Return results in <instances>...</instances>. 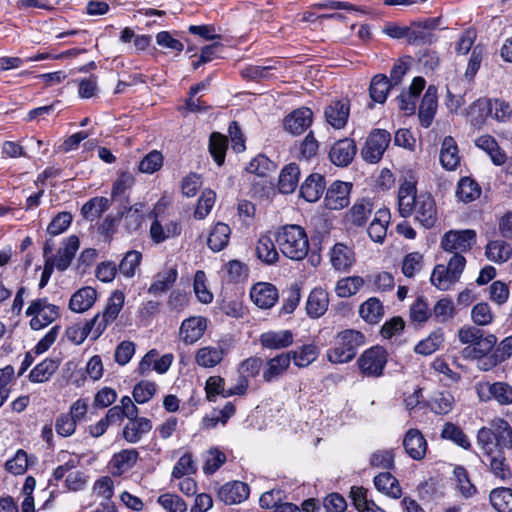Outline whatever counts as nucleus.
Returning a JSON list of instances; mask_svg holds the SVG:
<instances>
[{
	"label": "nucleus",
	"mask_w": 512,
	"mask_h": 512,
	"mask_svg": "<svg viewBox=\"0 0 512 512\" xmlns=\"http://www.w3.org/2000/svg\"><path fill=\"white\" fill-rule=\"evenodd\" d=\"M275 242L280 252L293 261L303 260L309 251V240L303 227L287 224L278 228Z\"/></svg>",
	"instance_id": "nucleus-1"
},
{
	"label": "nucleus",
	"mask_w": 512,
	"mask_h": 512,
	"mask_svg": "<svg viewBox=\"0 0 512 512\" xmlns=\"http://www.w3.org/2000/svg\"><path fill=\"white\" fill-rule=\"evenodd\" d=\"M477 443L485 454L510 450L512 449V428L506 420L496 418L492 420L491 428L479 429Z\"/></svg>",
	"instance_id": "nucleus-2"
},
{
	"label": "nucleus",
	"mask_w": 512,
	"mask_h": 512,
	"mask_svg": "<svg viewBox=\"0 0 512 512\" xmlns=\"http://www.w3.org/2000/svg\"><path fill=\"white\" fill-rule=\"evenodd\" d=\"M458 338L462 344L468 345L462 350V356L469 359H479L490 353L497 343L494 334L485 332L475 326H463L458 330Z\"/></svg>",
	"instance_id": "nucleus-3"
},
{
	"label": "nucleus",
	"mask_w": 512,
	"mask_h": 512,
	"mask_svg": "<svg viewBox=\"0 0 512 512\" xmlns=\"http://www.w3.org/2000/svg\"><path fill=\"white\" fill-rule=\"evenodd\" d=\"M365 344V336L360 331L347 329L337 334L335 345L327 351V359L331 363H348Z\"/></svg>",
	"instance_id": "nucleus-4"
},
{
	"label": "nucleus",
	"mask_w": 512,
	"mask_h": 512,
	"mask_svg": "<svg viewBox=\"0 0 512 512\" xmlns=\"http://www.w3.org/2000/svg\"><path fill=\"white\" fill-rule=\"evenodd\" d=\"M26 315L32 316L30 320L31 329L40 330L60 316V309L57 305L49 303L47 298H39L30 303Z\"/></svg>",
	"instance_id": "nucleus-5"
},
{
	"label": "nucleus",
	"mask_w": 512,
	"mask_h": 512,
	"mask_svg": "<svg viewBox=\"0 0 512 512\" xmlns=\"http://www.w3.org/2000/svg\"><path fill=\"white\" fill-rule=\"evenodd\" d=\"M387 351L376 345L365 350L357 359L360 372L366 377H380L387 364Z\"/></svg>",
	"instance_id": "nucleus-6"
},
{
	"label": "nucleus",
	"mask_w": 512,
	"mask_h": 512,
	"mask_svg": "<svg viewBox=\"0 0 512 512\" xmlns=\"http://www.w3.org/2000/svg\"><path fill=\"white\" fill-rule=\"evenodd\" d=\"M476 392L482 402L494 400L502 406L512 404V386L507 382H480L476 385Z\"/></svg>",
	"instance_id": "nucleus-7"
},
{
	"label": "nucleus",
	"mask_w": 512,
	"mask_h": 512,
	"mask_svg": "<svg viewBox=\"0 0 512 512\" xmlns=\"http://www.w3.org/2000/svg\"><path fill=\"white\" fill-rule=\"evenodd\" d=\"M391 141V135L384 129H374L368 136L364 148L361 150L362 158L369 163H377L386 151Z\"/></svg>",
	"instance_id": "nucleus-8"
},
{
	"label": "nucleus",
	"mask_w": 512,
	"mask_h": 512,
	"mask_svg": "<svg viewBox=\"0 0 512 512\" xmlns=\"http://www.w3.org/2000/svg\"><path fill=\"white\" fill-rule=\"evenodd\" d=\"M476 242V232L472 229L450 230L441 239V247L451 253H464Z\"/></svg>",
	"instance_id": "nucleus-9"
},
{
	"label": "nucleus",
	"mask_w": 512,
	"mask_h": 512,
	"mask_svg": "<svg viewBox=\"0 0 512 512\" xmlns=\"http://www.w3.org/2000/svg\"><path fill=\"white\" fill-rule=\"evenodd\" d=\"M440 23V18H428L409 26L408 43L411 45H425L436 41L434 31Z\"/></svg>",
	"instance_id": "nucleus-10"
},
{
	"label": "nucleus",
	"mask_w": 512,
	"mask_h": 512,
	"mask_svg": "<svg viewBox=\"0 0 512 512\" xmlns=\"http://www.w3.org/2000/svg\"><path fill=\"white\" fill-rule=\"evenodd\" d=\"M125 296L121 291H115L112 293L108 300V303L103 311V314H96L94 317H98L95 323L96 329L94 330V339H97L103 331L106 329L110 322H113L119 315L123 305Z\"/></svg>",
	"instance_id": "nucleus-11"
},
{
	"label": "nucleus",
	"mask_w": 512,
	"mask_h": 512,
	"mask_svg": "<svg viewBox=\"0 0 512 512\" xmlns=\"http://www.w3.org/2000/svg\"><path fill=\"white\" fill-rule=\"evenodd\" d=\"M352 184L340 180L334 181L327 189L325 206L330 210L342 209L349 204Z\"/></svg>",
	"instance_id": "nucleus-12"
},
{
	"label": "nucleus",
	"mask_w": 512,
	"mask_h": 512,
	"mask_svg": "<svg viewBox=\"0 0 512 512\" xmlns=\"http://www.w3.org/2000/svg\"><path fill=\"white\" fill-rule=\"evenodd\" d=\"M229 351L226 341H219L215 346H205L197 350L195 362L204 368H213L220 364Z\"/></svg>",
	"instance_id": "nucleus-13"
},
{
	"label": "nucleus",
	"mask_w": 512,
	"mask_h": 512,
	"mask_svg": "<svg viewBox=\"0 0 512 512\" xmlns=\"http://www.w3.org/2000/svg\"><path fill=\"white\" fill-rule=\"evenodd\" d=\"M426 81L423 77H415L412 80L408 90H403L397 97L398 107L401 111H404L407 115L415 113L417 100L420 93L425 88Z\"/></svg>",
	"instance_id": "nucleus-14"
},
{
	"label": "nucleus",
	"mask_w": 512,
	"mask_h": 512,
	"mask_svg": "<svg viewBox=\"0 0 512 512\" xmlns=\"http://www.w3.org/2000/svg\"><path fill=\"white\" fill-rule=\"evenodd\" d=\"M413 212H415V219L425 228H431L436 223V204L430 194L418 195V202H416Z\"/></svg>",
	"instance_id": "nucleus-15"
},
{
	"label": "nucleus",
	"mask_w": 512,
	"mask_h": 512,
	"mask_svg": "<svg viewBox=\"0 0 512 512\" xmlns=\"http://www.w3.org/2000/svg\"><path fill=\"white\" fill-rule=\"evenodd\" d=\"M250 297L253 303L259 308L269 309L277 302L279 293L273 284L259 282L251 288Z\"/></svg>",
	"instance_id": "nucleus-16"
},
{
	"label": "nucleus",
	"mask_w": 512,
	"mask_h": 512,
	"mask_svg": "<svg viewBox=\"0 0 512 512\" xmlns=\"http://www.w3.org/2000/svg\"><path fill=\"white\" fill-rule=\"evenodd\" d=\"M329 254L332 267L339 272H348L356 262L353 248L344 243H336Z\"/></svg>",
	"instance_id": "nucleus-17"
},
{
	"label": "nucleus",
	"mask_w": 512,
	"mask_h": 512,
	"mask_svg": "<svg viewBox=\"0 0 512 512\" xmlns=\"http://www.w3.org/2000/svg\"><path fill=\"white\" fill-rule=\"evenodd\" d=\"M206 328V318L192 316L182 322L179 329V337L185 344H193L203 336Z\"/></svg>",
	"instance_id": "nucleus-18"
},
{
	"label": "nucleus",
	"mask_w": 512,
	"mask_h": 512,
	"mask_svg": "<svg viewBox=\"0 0 512 512\" xmlns=\"http://www.w3.org/2000/svg\"><path fill=\"white\" fill-rule=\"evenodd\" d=\"M313 112L307 107L294 110L284 119V128L293 135H300L312 124Z\"/></svg>",
	"instance_id": "nucleus-19"
},
{
	"label": "nucleus",
	"mask_w": 512,
	"mask_h": 512,
	"mask_svg": "<svg viewBox=\"0 0 512 512\" xmlns=\"http://www.w3.org/2000/svg\"><path fill=\"white\" fill-rule=\"evenodd\" d=\"M356 151L357 148L354 141L344 138L334 143L330 149L329 158L336 166L345 167L352 162Z\"/></svg>",
	"instance_id": "nucleus-20"
},
{
	"label": "nucleus",
	"mask_w": 512,
	"mask_h": 512,
	"mask_svg": "<svg viewBox=\"0 0 512 512\" xmlns=\"http://www.w3.org/2000/svg\"><path fill=\"white\" fill-rule=\"evenodd\" d=\"M250 493L249 486L242 481H232L224 484L218 490L219 499L227 505L245 501Z\"/></svg>",
	"instance_id": "nucleus-21"
},
{
	"label": "nucleus",
	"mask_w": 512,
	"mask_h": 512,
	"mask_svg": "<svg viewBox=\"0 0 512 512\" xmlns=\"http://www.w3.org/2000/svg\"><path fill=\"white\" fill-rule=\"evenodd\" d=\"M418 202L416 183L405 180L398 191V208L402 217L406 218L412 215Z\"/></svg>",
	"instance_id": "nucleus-22"
},
{
	"label": "nucleus",
	"mask_w": 512,
	"mask_h": 512,
	"mask_svg": "<svg viewBox=\"0 0 512 512\" xmlns=\"http://www.w3.org/2000/svg\"><path fill=\"white\" fill-rule=\"evenodd\" d=\"M437 106V88L434 85H429L420 103L418 113L420 124L424 128H428L432 124Z\"/></svg>",
	"instance_id": "nucleus-23"
},
{
	"label": "nucleus",
	"mask_w": 512,
	"mask_h": 512,
	"mask_svg": "<svg viewBox=\"0 0 512 512\" xmlns=\"http://www.w3.org/2000/svg\"><path fill=\"white\" fill-rule=\"evenodd\" d=\"M406 453L414 460H421L427 451V441L418 429H409L403 440Z\"/></svg>",
	"instance_id": "nucleus-24"
},
{
	"label": "nucleus",
	"mask_w": 512,
	"mask_h": 512,
	"mask_svg": "<svg viewBox=\"0 0 512 512\" xmlns=\"http://www.w3.org/2000/svg\"><path fill=\"white\" fill-rule=\"evenodd\" d=\"M350 105L348 100L332 101L325 108L326 121L335 129L343 128L348 120Z\"/></svg>",
	"instance_id": "nucleus-25"
},
{
	"label": "nucleus",
	"mask_w": 512,
	"mask_h": 512,
	"mask_svg": "<svg viewBox=\"0 0 512 512\" xmlns=\"http://www.w3.org/2000/svg\"><path fill=\"white\" fill-rule=\"evenodd\" d=\"M63 244L64 246L59 248L57 255H51L50 257L52 258L54 267L59 271H65L70 266L79 248V238L75 235H71Z\"/></svg>",
	"instance_id": "nucleus-26"
},
{
	"label": "nucleus",
	"mask_w": 512,
	"mask_h": 512,
	"mask_svg": "<svg viewBox=\"0 0 512 512\" xmlns=\"http://www.w3.org/2000/svg\"><path fill=\"white\" fill-rule=\"evenodd\" d=\"M326 188L325 178L319 173L310 174L300 187V194L307 202H316Z\"/></svg>",
	"instance_id": "nucleus-27"
},
{
	"label": "nucleus",
	"mask_w": 512,
	"mask_h": 512,
	"mask_svg": "<svg viewBox=\"0 0 512 512\" xmlns=\"http://www.w3.org/2000/svg\"><path fill=\"white\" fill-rule=\"evenodd\" d=\"M96 299V289L90 286L82 287L71 296L69 309L75 313H83L94 305Z\"/></svg>",
	"instance_id": "nucleus-28"
},
{
	"label": "nucleus",
	"mask_w": 512,
	"mask_h": 512,
	"mask_svg": "<svg viewBox=\"0 0 512 512\" xmlns=\"http://www.w3.org/2000/svg\"><path fill=\"white\" fill-rule=\"evenodd\" d=\"M329 295L323 288H314L307 299L306 311L312 318H319L328 309Z\"/></svg>",
	"instance_id": "nucleus-29"
},
{
	"label": "nucleus",
	"mask_w": 512,
	"mask_h": 512,
	"mask_svg": "<svg viewBox=\"0 0 512 512\" xmlns=\"http://www.w3.org/2000/svg\"><path fill=\"white\" fill-rule=\"evenodd\" d=\"M152 428L151 421L145 417L129 419L123 428V437L129 443H137Z\"/></svg>",
	"instance_id": "nucleus-30"
},
{
	"label": "nucleus",
	"mask_w": 512,
	"mask_h": 512,
	"mask_svg": "<svg viewBox=\"0 0 512 512\" xmlns=\"http://www.w3.org/2000/svg\"><path fill=\"white\" fill-rule=\"evenodd\" d=\"M390 218V212L387 208H381L375 212L374 219L367 229L369 237L374 242L382 243L384 241Z\"/></svg>",
	"instance_id": "nucleus-31"
},
{
	"label": "nucleus",
	"mask_w": 512,
	"mask_h": 512,
	"mask_svg": "<svg viewBox=\"0 0 512 512\" xmlns=\"http://www.w3.org/2000/svg\"><path fill=\"white\" fill-rule=\"evenodd\" d=\"M260 343L264 348L283 349L293 344L294 337L289 330L268 331L260 335Z\"/></svg>",
	"instance_id": "nucleus-32"
},
{
	"label": "nucleus",
	"mask_w": 512,
	"mask_h": 512,
	"mask_svg": "<svg viewBox=\"0 0 512 512\" xmlns=\"http://www.w3.org/2000/svg\"><path fill=\"white\" fill-rule=\"evenodd\" d=\"M440 162L446 170H455L460 163V156L456 141L451 136H446L443 139Z\"/></svg>",
	"instance_id": "nucleus-33"
},
{
	"label": "nucleus",
	"mask_w": 512,
	"mask_h": 512,
	"mask_svg": "<svg viewBox=\"0 0 512 512\" xmlns=\"http://www.w3.org/2000/svg\"><path fill=\"white\" fill-rule=\"evenodd\" d=\"M374 209L373 202L369 199H361L356 201L350 208L347 219L354 226H363L372 214Z\"/></svg>",
	"instance_id": "nucleus-34"
},
{
	"label": "nucleus",
	"mask_w": 512,
	"mask_h": 512,
	"mask_svg": "<svg viewBox=\"0 0 512 512\" xmlns=\"http://www.w3.org/2000/svg\"><path fill=\"white\" fill-rule=\"evenodd\" d=\"M299 177L300 168L296 163H290L284 166L279 176V191L283 194L292 193L298 185Z\"/></svg>",
	"instance_id": "nucleus-35"
},
{
	"label": "nucleus",
	"mask_w": 512,
	"mask_h": 512,
	"mask_svg": "<svg viewBox=\"0 0 512 512\" xmlns=\"http://www.w3.org/2000/svg\"><path fill=\"white\" fill-rule=\"evenodd\" d=\"M181 233V226L176 221H170L163 226L158 220H154L150 226L152 240L159 244L169 238H174Z\"/></svg>",
	"instance_id": "nucleus-36"
},
{
	"label": "nucleus",
	"mask_w": 512,
	"mask_h": 512,
	"mask_svg": "<svg viewBox=\"0 0 512 512\" xmlns=\"http://www.w3.org/2000/svg\"><path fill=\"white\" fill-rule=\"evenodd\" d=\"M275 243L269 236L262 235L256 244L257 258L266 265H273L279 260Z\"/></svg>",
	"instance_id": "nucleus-37"
},
{
	"label": "nucleus",
	"mask_w": 512,
	"mask_h": 512,
	"mask_svg": "<svg viewBox=\"0 0 512 512\" xmlns=\"http://www.w3.org/2000/svg\"><path fill=\"white\" fill-rule=\"evenodd\" d=\"M291 354L281 353L267 362V367L263 372V379L271 382L282 375L289 367Z\"/></svg>",
	"instance_id": "nucleus-38"
},
{
	"label": "nucleus",
	"mask_w": 512,
	"mask_h": 512,
	"mask_svg": "<svg viewBox=\"0 0 512 512\" xmlns=\"http://www.w3.org/2000/svg\"><path fill=\"white\" fill-rule=\"evenodd\" d=\"M393 86L385 74L375 75L370 82L369 95L373 102L383 104Z\"/></svg>",
	"instance_id": "nucleus-39"
},
{
	"label": "nucleus",
	"mask_w": 512,
	"mask_h": 512,
	"mask_svg": "<svg viewBox=\"0 0 512 512\" xmlns=\"http://www.w3.org/2000/svg\"><path fill=\"white\" fill-rule=\"evenodd\" d=\"M178 277L176 267L168 268L157 273L155 281L148 288V292L153 295H159L169 290Z\"/></svg>",
	"instance_id": "nucleus-40"
},
{
	"label": "nucleus",
	"mask_w": 512,
	"mask_h": 512,
	"mask_svg": "<svg viewBox=\"0 0 512 512\" xmlns=\"http://www.w3.org/2000/svg\"><path fill=\"white\" fill-rule=\"evenodd\" d=\"M374 485L379 492L392 498H400L401 487L398 480L389 472H383L374 477Z\"/></svg>",
	"instance_id": "nucleus-41"
},
{
	"label": "nucleus",
	"mask_w": 512,
	"mask_h": 512,
	"mask_svg": "<svg viewBox=\"0 0 512 512\" xmlns=\"http://www.w3.org/2000/svg\"><path fill=\"white\" fill-rule=\"evenodd\" d=\"M359 314L369 324L378 323L384 315L382 302L376 297L367 299L360 305Z\"/></svg>",
	"instance_id": "nucleus-42"
},
{
	"label": "nucleus",
	"mask_w": 512,
	"mask_h": 512,
	"mask_svg": "<svg viewBox=\"0 0 512 512\" xmlns=\"http://www.w3.org/2000/svg\"><path fill=\"white\" fill-rule=\"evenodd\" d=\"M59 367V361L46 358L37 364L29 373V380L33 383H43L50 379Z\"/></svg>",
	"instance_id": "nucleus-43"
},
{
	"label": "nucleus",
	"mask_w": 512,
	"mask_h": 512,
	"mask_svg": "<svg viewBox=\"0 0 512 512\" xmlns=\"http://www.w3.org/2000/svg\"><path fill=\"white\" fill-rule=\"evenodd\" d=\"M230 227L225 223H217L209 234L207 244L215 252L223 250L229 243Z\"/></svg>",
	"instance_id": "nucleus-44"
},
{
	"label": "nucleus",
	"mask_w": 512,
	"mask_h": 512,
	"mask_svg": "<svg viewBox=\"0 0 512 512\" xmlns=\"http://www.w3.org/2000/svg\"><path fill=\"white\" fill-rule=\"evenodd\" d=\"M489 500L497 512H512V489L495 488L490 492Z\"/></svg>",
	"instance_id": "nucleus-45"
},
{
	"label": "nucleus",
	"mask_w": 512,
	"mask_h": 512,
	"mask_svg": "<svg viewBox=\"0 0 512 512\" xmlns=\"http://www.w3.org/2000/svg\"><path fill=\"white\" fill-rule=\"evenodd\" d=\"M288 354H291V360L294 361L297 367L303 368L309 366L317 359L319 349L314 344H306L296 350L288 352Z\"/></svg>",
	"instance_id": "nucleus-46"
},
{
	"label": "nucleus",
	"mask_w": 512,
	"mask_h": 512,
	"mask_svg": "<svg viewBox=\"0 0 512 512\" xmlns=\"http://www.w3.org/2000/svg\"><path fill=\"white\" fill-rule=\"evenodd\" d=\"M485 255L490 261L503 263L512 256V247L505 241H491L486 246Z\"/></svg>",
	"instance_id": "nucleus-47"
},
{
	"label": "nucleus",
	"mask_w": 512,
	"mask_h": 512,
	"mask_svg": "<svg viewBox=\"0 0 512 512\" xmlns=\"http://www.w3.org/2000/svg\"><path fill=\"white\" fill-rule=\"evenodd\" d=\"M139 453L135 449H124L112 457L111 463L118 475L131 469L137 462Z\"/></svg>",
	"instance_id": "nucleus-48"
},
{
	"label": "nucleus",
	"mask_w": 512,
	"mask_h": 512,
	"mask_svg": "<svg viewBox=\"0 0 512 512\" xmlns=\"http://www.w3.org/2000/svg\"><path fill=\"white\" fill-rule=\"evenodd\" d=\"M364 284L365 280L360 276L344 277L337 281L335 292L338 297L348 298L355 295Z\"/></svg>",
	"instance_id": "nucleus-49"
},
{
	"label": "nucleus",
	"mask_w": 512,
	"mask_h": 512,
	"mask_svg": "<svg viewBox=\"0 0 512 512\" xmlns=\"http://www.w3.org/2000/svg\"><path fill=\"white\" fill-rule=\"evenodd\" d=\"M458 281L459 278H454L443 264L436 265L430 277L431 284L442 291L449 290Z\"/></svg>",
	"instance_id": "nucleus-50"
},
{
	"label": "nucleus",
	"mask_w": 512,
	"mask_h": 512,
	"mask_svg": "<svg viewBox=\"0 0 512 512\" xmlns=\"http://www.w3.org/2000/svg\"><path fill=\"white\" fill-rule=\"evenodd\" d=\"M228 148V139L219 132H213L209 139V152L214 161L219 165H223L225 161L226 151Z\"/></svg>",
	"instance_id": "nucleus-51"
},
{
	"label": "nucleus",
	"mask_w": 512,
	"mask_h": 512,
	"mask_svg": "<svg viewBox=\"0 0 512 512\" xmlns=\"http://www.w3.org/2000/svg\"><path fill=\"white\" fill-rule=\"evenodd\" d=\"M97 320L98 317H93L90 321H87L84 326H70L66 329L65 336L74 344H82L90 333L94 335Z\"/></svg>",
	"instance_id": "nucleus-52"
},
{
	"label": "nucleus",
	"mask_w": 512,
	"mask_h": 512,
	"mask_svg": "<svg viewBox=\"0 0 512 512\" xmlns=\"http://www.w3.org/2000/svg\"><path fill=\"white\" fill-rule=\"evenodd\" d=\"M481 194L478 183L469 177L462 178L457 187L456 195L459 200L469 203L477 199Z\"/></svg>",
	"instance_id": "nucleus-53"
},
{
	"label": "nucleus",
	"mask_w": 512,
	"mask_h": 512,
	"mask_svg": "<svg viewBox=\"0 0 512 512\" xmlns=\"http://www.w3.org/2000/svg\"><path fill=\"white\" fill-rule=\"evenodd\" d=\"M109 208V200L105 197H95L86 202L81 209L83 217L93 221L99 218Z\"/></svg>",
	"instance_id": "nucleus-54"
},
{
	"label": "nucleus",
	"mask_w": 512,
	"mask_h": 512,
	"mask_svg": "<svg viewBox=\"0 0 512 512\" xmlns=\"http://www.w3.org/2000/svg\"><path fill=\"white\" fill-rule=\"evenodd\" d=\"M489 458L491 472L502 480L511 477V470L506 463L504 451H495V453L486 454Z\"/></svg>",
	"instance_id": "nucleus-55"
},
{
	"label": "nucleus",
	"mask_w": 512,
	"mask_h": 512,
	"mask_svg": "<svg viewBox=\"0 0 512 512\" xmlns=\"http://www.w3.org/2000/svg\"><path fill=\"white\" fill-rule=\"evenodd\" d=\"M441 437L443 439H447L454 442L455 444L464 449H469L471 446L470 441L467 435L463 432V430L459 426L451 422H447L444 424L443 429L441 431Z\"/></svg>",
	"instance_id": "nucleus-56"
},
{
	"label": "nucleus",
	"mask_w": 512,
	"mask_h": 512,
	"mask_svg": "<svg viewBox=\"0 0 512 512\" xmlns=\"http://www.w3.org/2000/svg\"><path fill=\"white\" fill-rule=\"evenodd\" d=\"M142 261V254L136 250L128 251L119 263L118 270L126 278H132Z\"/></svg>",
	"instance_id": "nucleus-57"
},
{
	"label": "nucleus",
	"mask_w": 512,
	"mask_h": 512,
	"mask_svg": "<svg viewBox=\"0 0 512 512\" xmlns=\"http://www.w3.org/2000/svg\"><path fill=\"white\" fill-rule=\"evenodd\" d=\"M163 155L158 150H152L139 162L138 169L142 173L153 174L163 166Z\"/></svg>",
	"instance_id": "nucleus-58"
},
{
	"label": "nucleus",
	"mask_w": 512,
	"mask_h": 512,
	"mask_svg": "<svg viewBox=\"0 0 512 512\" xmlns=\"http://www.w3.org/2000/svg\"><path fill=\"white\" fill-rule=\"evenodd\" d=\"M275 65H249L241 70V76L247 80L260 81L271 77V70H275Z\"/></svg>",
	"instance_id": "nucleus-59"
},
{
	"label": "nucleus",
	"mask_w": 512,
	"mask_h": 512,
	"mask_svg": "<svg viewBox=\"0 0 512 512\" xmlns=\"http://www.w3.org/2000/svg\"><path fill=\"white\" fill-rule=\"evenodd\" d=\"M157 502L168 512L187 511V504L176 494L164 493L158 497Z\"/></svg>",
	"instance_id": "nucleus-60"
},
{
	"label": "nucleus",
	"mask_w": 512,
	"mask_h": 512,
	"mask_svg": "<svg viewBox=\"0 0 512 512\" xmlns=\"http://www.w3.org/2000/svg\"><path fill=\"white\" fill-rule=\"evenodd\" d=\"M197 471L196 464L191 453H185L180 457L172 470V477L180 479L185 475L194 474Z\"/></svg>",
	"instance_id": "nucleus-61"
},
{
	"label": "nucleus",
	"mask_w": 512,
	"mask_h": 512,
	"mask_svg": "<svg viewBox=\"0 0 512 512\" xmlns=\"http://www.w3.org/2000/svg\"><path fill=\"white\" fill-rule=\"evenodd\" d=\"M206 398L210 402L216 400V396L220 395L225 398L227 390L225 389V380L220 376H210L205 384Z\"/></svg>",
	"instance_id": "nucleus-62"
},
{
	"label": "nucleus",
	"mask_w": 512,
	"mask_h": 512,
	"mask_svg": "<svg viewBox=\"0 0 512 512\" xmlns=\"http://www.w3.org/2000/svg\"><path fill=\"white\" fill-rule=\"evenodd\" d=\"M226 462V455L218 449H210L205 455L203 472L211 475Z\"/></svg>",
	"instance_id": "nucleus-63"
},
{
	"label": "nucleus",
	"mask_w": 512,
	"mask_h": 512,
	"mask_svg": "<svg viewBox=\"0 0 512 512\" xmlns=\"http://www.w3.org/2000/svg\"><path fill=\"white\" fill-rule=\"evenodd\" d=\"M410 317L413 322L424 323L430 317L432 312L429 309L426 299L422 296L418 297L410 307Z\"/></svg>",
	"instance_id": "nucleus-64"
}]
</instances>
